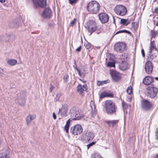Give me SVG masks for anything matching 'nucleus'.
<instances>
[{
    "label": "nucleus",
    "mask_w": 158,
    "mask_h": 158,
    "mask_svg": "<svg viewBox=\"0 0 158 158\" xmlns=\"http://www.w3.org/2000/svg\"><path fill=\"white\" fill-rule=\"evenodd\" d=\"M126 44L124 43H119L115 44L114 46L115 49H125Z\"/></svg>",
    "instance_id": "obj_18"
},
{
    "label": "nucleus",
    "mask_w": 158,
    "mask_h": 158,
    "mask_svg": "<svg viewBox=\"0 0 158 158\" xmlns=\"http://www.w3.org/2000/svg\"><path fill=\"white\" fill-rule=\"evenodd\" d=\"M110 73L114 81H118L120 80L121 78L119 74L116 71H111Z\"/></svg>",
    "instance_id": "obj_15"
},
{
    "label": "nucleus",
    "mask_w": 158,
    "mask_h": 158,
    "mask_svg": "<svg viewBox=\"0 0 158 158\" xmlns=\"http://www.w3.org/2000/svg\"><path fill=\"white\" fill-rule=\"evenodd\" d=\"M141 106L144 110H148L152 108V105L149 101L145 100L142 101Z\"/></svg>",
    "instance_id": "obj_10"
},
{
    "label": "nucleus",
    "mask_w": 158,
    "mask_h": 158,
    "mask_svg": "<svg viewBox=\"0 0 158 158\" xmlns=\"http://www.w3.org/2000/svg\"><path fill=\"white\" fill-rule=\"evenodd\" d=\"M25 101L24 95H23L22 98H18V99H16L15 100V102L16 103H18L21 106L24 105Z\"/></svg>",
    "instance_id": "obj_21"
},
{
    "label": "nucleus",
    "mask_w": 158,
    "mask_h": 158,
    "mask_svg": "<svg viewBox=\"0 0 158 158\" xmlns=\"http://www.w3.org/2000/svg\"><path fill=\"white\" fill-rule=\"evenodd\" d=\"M120 23L123 25L127 26L129 23V22L128 21L127 19H121L120 20Z\"/></svg>",
    "instance_id": "obj_27"
},
{
    "label": "nucleus",
    "mask_w": 158,
    "mask_h": 158,
    "mask_svg": "<svg viewBox=\"0 0 158 158\" xmlns=\"http://www.w3.org/2000/svg\"><path fill=\"white\" fill-rule=\"evenodd\" d=\"M120 58L121 59V62L119 65V69L123 71L128 69L130 67V65L127 60V55L124 53L120 56Z\"/></svg>",
    "instance_id": "obj_3"
},
{
    "label": "nucleus",
    "mask_w": 158,
    "mask_h": 158,
    "mask_svg": "<svg viewBox=\"0 0 158 158\" xmlns=\"http://www.w3.org/2000/svg\"><path fill=\"white\" fill-rule=\"evenodd\" d=\"M87 89V86L86 85H82L81 84H79L77 86V91L80 94H82Z\"/></svg>",
    "instance_id": "obj_14"
},
{
    "label": "nucleus",
    "mask_w": 158,
    "mask_h": 158,
    "mask_svg": "<svg viewBox=\"0 0 158 158\" xmlns=\"http://www.w3.org/2000/svg\"><path fill=\"white\" fill-rule=\"evenodd\" d=\"M95 143V142H92L88 145H87V149H88L91 146H92L93 145H94Z\"/></svg>",
    "instance_id": "obj_37"
},
{
    "label": "nucleus",
    "mask_w": 158,
    "mask_h": 158,
    "mask_svg": "<svg viewBox=\"0 0 158 158\" xmlns=\"http://www.w3.org/2000/svg\"><path fill=\"white\" fill-rule=\"evenodd\" d=\"M134 23H132V24H133Z\"/></svg>",
    "instance_id": "obj_60"
},
{
    "label": "nucleus",
    "mask_w": 158,
    "mask_h": 158,
    "mask_svg": "<svg viewBox=\"0 0 158 158\" xmlns=\"http://www.w3.org/2000/svg\"><path fill=\"white\" fill-rule=\"evenodd\" d=\"M99 19L102 23H105L108 22L109 16L105 13H102L98 15Z\"/></svg>",
    "instance_id": "obj_12"
},
{
    "label": "nucleus",
    "mask_w": 158,
    "mask_h": 158,
    "mask_svg": "<svg viewBox=\"0 0 158 158\" xmlns=\"http://www.w3.org/2000/svg\"><path fill=\"white\" fill-rule=\"evenodd\" d=\"M69 76L67 74H65L63 77V80L64 82H67L68 81V78Z\"/></svg>",
    "instance_id": "obj_34"
},
{
    "label": "nucleus",
    "mask_w": 158,
    "mask_h": 158,
    "mask_svg": "<svg viewBox=\"0 0 158 158\" xmlns=\"http://www.w3.org/2000/svg\"><path fill=\"white\" fill-rule=\"evenodd\" d=\"M158 91V89L153 87H148L146 90L147 96L152 98H154L156 97Z\"/></svg>",
    "instance_id": "obj_5"
},
{
    "label": "nucleus",
    "mask_w": 158,
    "mask_h": 158,
    "mask_svg": "<svg viewBox=\"0 0 158 158\" xmlns=\"http://www.w3.org/2000/svg\"><path fill=\"white\" fill-rule=\"evenodd\" d=\"M19 26V23H16L15 24V26L14 27H17Z\"/></svg>",
    "instance_id": "obj_46"
},
{
    "label": "nucleus",
    "mask_w": 158,
    "mask_h": 158,
    "mask_svg": "<svg viewBox=\"0 0 158 158\" xmlns=\"http://www.w3.org/2000/svg\"><path fill=\"white\" fill-rule=\"evenodd\" d=\"M0 158H10L5 153H4L3 155L0 157Z\"/></svg>",
    "instance_id": "obj_38"
},
{
    "label": "nucleus",
    "mask_w": 158,
    "mask_h": 158,
    "mask_svg": "<svg viewBox=\"0 0 158 158\" xmlns=\"http://www.w3.org/2000/svg\"><path fill=\"white\" fill-rule=\"evenodd\" d=\"M85 46L86 48L87 49H89L90 48H91V47L90 44L89 43H86L85 44ZM92 48H91L92 49Z\"/></svg>",
    "instance_id": "obj_33"
},
{
    "label": "nucleus",
    "mask_w": 158,
    "mask_h": 158,
    "mask_svg": "<svg viewBox=\"0 0 158 158\" xmlns=\"http://www.w3.org/2000/svg\"><path fill=\"white\" fill-rule=\"evenodd\" d=\"M145 69L146 72L148 74L152 73L153 70V64L150 61H148L145 64Z\"/></svg>",
    "instance_id": "obj_11"
},
{
    "label": "nucleus",
    "mask_w": 158,
    "mask_h": 158,
    "mask_svg": "<svg viewBox=\"0 0 158 158\" xmlns=\"http://www.w3.org/2000/svg\"><path fill=\"white\" fill-rule=\"evenodd\" d=\"M156 158H158V154H157V156H156Z\"/></svg>",
    "instance_id": "obj_58"
},
{
    "label": "nucleus",
    "mask_w": 158,
    "mask_h": 158,
    "mask_svg": "<svg viewBox=\"0 0 158 158\" xmlns=\"http://www.w3.org/2000/svg\"><path fill=\"white\" fill-rule=\"evenodd\" d=\"M82 131V127L79 124H77L71 127L70 129V133L74 135H80Z\"/></svg>",
    "instance_id": "obj_6"
},
{
    "label": "nucleus",
    "mask_w": 158,
    "mask_h": 158,
    "mask_svg": "<svg viewBox=\"0 0 158 158\" xmlns=\"http://www.w3.org/2000/svg\"><path fill=\"white\" fill-rule=\"evenodd\" d=\"M52 11L49 8H45L43 13V16L44 18L49 19L52 15Z\"/></svg>",
    "instance_id": "obj_13"
},
{
    "label": "nucleus",
    "mask_w": 158,
    "mask_h": 158,
    "mask_svg": "<svg viewBox=\"0 0 158 158\" xmlns=\"http://www.w3.org/2000/svg\"><path fill=\"white\" fill-rule=\"evenodd\" d=\"M79 79L80 81H81L83 83H85L86 82V81L84 80H82L80 78H79Z\"/></svg>",
    "instance_id": "obj_50"
},
{
    "label": "nucleus",
    "mask_w": 158,
    "mask_h": 158,
    "mask_svg": "<svg viewBox=\"0 0 158 158\" xmlns=\"http://www.w3.org/2000/svg\"><path fill=\"white\" fill-rule=\"evenodd\" d=\"M76 19H74L70 23V25L71 26H73V25H74L76 23Z\"/></svg>",
    "instance_id": "obj_36"
},
{
    "label": "nucleus",
    "mask_w": 158,
    "mask_h": 158,
    "mask_svg": "<svg viewBox=\"0 0 158 158\" xmlns=\"http://www.w3.org/2000/svg\"><path fill=\"white\" fill-rule=\"evenodd\" d=\"M141 53L143 56L144 57L145 56V53L144 50H141Z\"/></svg>",
    "instance_id": "obj_44"
},
{
    "label": "nucleus",
    "mask_w": 158,
    "mask_h": 158,
    "mask_svg": "<svg viewBox=\"0 0 158 158\" xmlns=\"http://www.w3.org/2000/svg\"><path fill=\"white\" fill-rule=\"evenodd\" d=\"M122 33V30H120V31H117L116 33V34H118V33Z\"/></svg>",
    "instance_id": "obj_51"
},
{
    "label": "nucleus",
    "mask_w": 158,
    "mask_h": 158,
    "mask_svg": "<svg viewBox=\"0 0 158 158\" xmlns=\"http://www.w3.org/2000/svg\"><path fill=\"white\" fill-rule=\"evenodd\" d=\"M5 2V0H0V2L2 3H4Z\"/></svg>",
    "instance_id": "obj_52"
},
{
    "label": "nucleus",
    "mask_w": 158,
    "mask_h": 158,
    "mask_svg": "<svg viewBox=\"0 0 158 158\" xmlns=\"http://www.w3.org/2000/svg\"><path fill=\"white\" fill-rule=\"evenodd\" d=\"M98 81L97 83V85L98 86H100L104 84H106L107 83V81Z\"/></svg>",
    "instance_id": "obj_31"
},
{
    "label": "nucleus",
    "mask_w": 158,
    "mask_h": 158,
    "mask_svg": "<svg viewBox=\"0 0 158 158\" xmlns=\"http://www.w3.org/2000/svg\"><path fill=\"white\" fill-rule=\"evenodd\" d=\"M7 63L13 66L15 65L17 63V61L15 59H11L8 60Z\"/></svg>",
    "instance_id": "obj_25"
},
{
    "label": "nucleus",
    "mask_w": 158,
    "mask_h": 158,
    "mask_svg": "<svg viewBox=\"0 0 158 158\" xmlns=\"http://www.w3.org/2000/svg\"><path fill=\"white\" fill-rule=\"evenodd\" d=\"M75 69L78 72V74L80 76H81V71L79 69H78L77 68V66H76V68H75Z\"/></svg>",
    "instance_id": "obj_39"
},
{
    "label": "nucleus",
    "mask_w": 158,
    "mask_h": 158,
    "mask_svg": "<svg viewBox=\"0 0 158 158\" xmlns=\"http://www.w3.org/2000/svg\"><path fill=\"white\" fill-rule=\"evenodd\" d=\"M77 1L78 0H69V3L71 5L75 4Z\"/></svg>",
    "instance_id": "obj_35"
},
{
    "label": "nucleus",
    "mask_w": 158,
    "mask_h": 158,
    "mask_svg": "<svg viewBox=\"0 0 158 158\" xmlns=\"http://www.w3.org/2000/svg\"><path fill=\"white\" fill-rule=\"evenodd\" d=\"M105 108L108 114H112L116 112L115 104L112 101H106L105 103Z\"/></svg>",
    "instance_id": "obj_2"
},
{
    "label": "nucleus",
    "mask_w": 158,
    "mask_h": 158,
    "mask_svg": "<svg viewBox=\"0 0 158 158\" xmlns=\"http://www.w3.org/2000/svg\"><path fill=\"white\" fill-rule=\"evenodd\" d=\"M100 6L99 3L95 1L89 2L87 6V10L89 13L94 14L98 13L99 11Z\"/></svg>",
    "instance_id": "obj_1"
},
{
    "label": "nucleus",
    "mask_w": 158,
    "mask_h": 158,
    "mask_svg": "<svg viewBox=\"0 0 158 158\" xmlns=\"http://www.w3.org/2000/svg\"><path fill=\"white\" fill-rule=\"evenodd\" d=\"M70 119H69L66 122V125L64 127V130L67 133H69V129L70 126Z\"/></svg>",
    "instance_id": "obj_24"
},
{
    "label": "nucleus",
    "mask_w": 158,
    "mask_h": 158,
    "mask_svg": "<svg viewBox=\"0 0 158 158\" xmlns=\"http://www.w3.org/2000/svg\"><path fill=\"white\" fill-rule=\"evenodd\" d=\"M81 50H76V51L77 52H79Z\"/></svg>",
    "instance_id": "obj_57"
},
{
    "label": "nucleus",
    "mask_w": 158,
    "mask_h": 158,
    "mask_svg": "<svg viewBox=\"0 0 158 158\" xmlns=\"http://www.w3.org/2000/svg\"><path fill=\"white\" fill-rule=\"evenodd\" d=\"M94 137V134L93 132L87 131L85 133V138L87 140H92Z\"/></svg>",
    "instance_id": "obj_17"
},
{
    "label": "nucleus",
    "mask_w": 158,
    "mask_h": 158,
    "mask_svg": "<svg viewBox=\"0 0 158 158\" xmlns=\"http://www.w3.org/2000/svg\"><path fill=\"white\" fill-rule=\"evenodd\" d=\"M156 138L157 140H158V128L156 129Z\"/></svg>",
    "instance_id": "obj_48"
},
{
    "label": "nucleus",
    "mask_w": 158,
    "mask_h": 158,
    "mask_svg": "<svg viewBox=\"0 0 158 158\" xmlns=\"http://www.w3.org/2000/svg\"><path fill=\"white\" fill-rule=\"evenodd\" d=\"M81 49V47L80 46L78 48H77L76 49Z\"/></svg>",
    "instance_id": "obj_55"
},
{
    "label": "nucleus",
    "mask_w": 158,
    "mask_h": 158,
    "mask_svg": "<svg viewBox=\"0 0 158 158\" xmlns=\"http://www.w3.org/2000/svg\"><path fill=\"white\" fill-rule=\"evenodd\" d=\"M155 11L158 15V8L156 7L155 9Z\"/></svg>",
    "instance_id": "obj_47"
},
{
    "label": "nucleus",
    "mask_w": 158,
    "mask_h": 158,
    "mask_svg": "<svg viewBox=\"0 0 158 158\" xmlns=\"http://www.w3.org/2000/svg\"><path fill=\"white\" fill-rule=\"evenodd\" d=\"M114 10L117 14L121 16L125 15L127 12L125 7L122 5H117L115 7Z\"/></svg>",
    "instance_id": "obj_7"
},
{
    "label": "nucleus",
    "mask_w": 158,
    "mask_h": 158,
    "mask_svg": "<svg viewBox=\"0 0 158 158\" xmlns=\"http://www.w3.org/2000/svg\"><path fill=\"white\" fill-rule=\"evenodd\" d=\"M118 120H114L112 121H108L106 122V123L109 125H110L111 124H112V126H113L115 125L116 123H118Z\"/></svg>",
    "instance_id": "obj_26"
},
{
    "label": "nucleus",
    "mask_w": 158,
    "mask_h": 158,
    "mask_svg": "<svg viewBox=\"0 0 158 158\" xmlns=\"http://www.w3.org/2000/svg\"><path fill=\"white\" fill-rule=\"evenodd\" d=\"M157 49L155 47L154 45V41H152L150 44V49Z\"/></svg>",
    "instance_id": "obj_30"
},
{
    "label": "nucleus",
    "mask_w": 158,
    "mask_h": 158,
    "mask_svg": "<svg viewBox=\"0 0 158 158\" xmlns=\"http://www.w3.org/2000/svg\"><path fill=\"white\" fill-rule=\"evenodd\" d=\"M127 91L129 94H131L132 92V87L131 86L128 87L127 89Z\"/></svg>",
    "instance_id": "obj_29"
},
{
    "label": "nucleus",
    "mask_w": 158,
    "mask_h": 158,
    "mask_svg": "<svg viewBox=\"0 0 158 158\" xmlns=\"http://www.w3.org/2000/svg\"><path fill=\"white\" fill-rule=\"evenodd\" d=\"M34 6L36 7H44L46 6V0H33Z\"/></svg>",
    "instance_id": "obj_9"
},
{
    "label": "nucleus",
    "mask_w": 158,
    "mask_h": 158,
    "mask_svg": "<svg viewBox=\"0 0 158 158\" xmlns=\"http://www.w3.org/2000/svg\"><path fill=\"white\" fill-rule=\"evenodd\" d=\"M54 88V87L52 85H50V92H52V90Z\"/></svg>",
    "instance_id": "obj_41"
},
{
    "label": "nucleus",
    "mask_w": 158,
    "mask_h": 158,
    "mask_svg": "<svg viewBox=\"0 0 158 158\" xmlns=\"http://www.w3.org/2000/svg\"><path fill=\"white\" fill-rule=\"evenodd\" d=\"M91 158H103L102 156L98 152H94L91 155Z\"/></svg>",
    "instance_id": "obj_22"
},
{
    "label": "nucleus",
    "mask_w": 158,
    "mask_h": 158,
    "mask_svg": "<svg viewBox=\"0 0 158 158\" xmlns=\"http://www.w3.org/2000/svg\"><path fill=\"white\" fill-rule=\"evenodd\" d=\"M122 33L124 32V33H130V32L129 31L126 30H122Z\"/></svg>",
    "instance_id": "obj_40"
},
{
    "label": "nucleus",
    "mask_w": 158,
    "mask_h": 158,
    "mask_svg": "<svg viewBox=\"0 0 158 158\" xmlns=\"http://www.w3.org/2000/svg\"><path fill=\"white\" fill-rule=\"evenodd\" d=\"M87 26L88 31L90 34L96 31L97 29L96 23L93 20L89 21L87 23Z\"/></svg>",
    "instance_id": "obj_8"
},
{
    "label": "nucleus",
    "mask_w": 158,
    "mask_h": 158,
    "mask_svg": "<svg viewBox=\"0 0 158 158\" xmlns=\"http://www.w3.org/2000/svg\"><path fill=\"white\" fill-rule=\"evenodd\" d=\"M126 105L125 104V103H123L122 105H123V108H124V106H125Z\"/></svg>",
    "instance_id": "obj_53"
},
{
    "label": "nucleus",
    "mask_w": 158,
    "mask_h": 158,
    "mask_svg": "<svg viewBox=\"0 0 158 158\" xmlns=\"http://www.w3.org/2000/svg\"><path fill=\"white\" fill-rule=\"evenodd\" d=\"M74 65H73V67L75 69L76 65V66H77V64H76V61L75 60H74Z\"/></svg>",
    "instance_id": "obj_49"
},
{
    "label": "nucleus",
    "mask_w": 158,
    "mask_h": 158,
    "mask_svg": "<svg viewBox=\"0 0 158 158\" xmlns=\"http://www.w3.org/2000/svg\"><path fill=\"white\" fill-rule=\"evenodd\" d=\"M158 34V31H152V35H151L152 37V38H153V37L155 38L156 36V35Z\"/></svg>",
    "instance_id": "obj_32"
},
{
    "label": "nucleus",
    "mask_w": 158,
    "mask_h": 158,
    "mask_svg": "<svg viewBox=\"0 0 158 158\" xmlns=\"http://www.w3.org/2000/svg\"><path fill=\"white\" fill-rule=\"evenodd\" d=\"M156 25V26H158V22L157 23Z\"/></svg>",
    "instance_id": "obj_56"
},
{
    "label": "nucleus",
    "mask_w": 158,
    "mask_h": 158,
    "mask_svg": "<svg viewBox=\"0 0 158 158\" xmlns=\"http://www.w3.org/2000/svg\"><path fill=\"white\" fill-rule=\"evenodd\" d=\"M67 108L65 106H63L61 109H59L58 114H60L62 117H65L66 116Z\"/></svg>",
    "instance_id": "obj_20"
},
{
    "label": "nucleus",
    "mask_w": 158,
    "mask_h": 158,
    "mask_svg": "<svg viewBox=\"0 0 158 158\" xmlns=\"http://www.w3.org/2000/svg\"><path fill=\"white\" fill-rule=\"evenodd\" d=\"M60 94H57L56 95V98L58 99H59L60 97Z\"/></svg>",
    "instance_id": "obj_45"
},
{
    "label": "nucleus",
    "mask_w": 158,
    "mask_h": 158,
    "mask_svg": "<svg viewBox=\"0 0 158 158\" xmlns=\"http://www.w3.org/2000/svg\"><path fill=\"white\" fill-rule=\"evenodd\" d=\"M153 81V78L150 77H145L143 79V82L145 85H148Z\"/></svg>",
    "instance_id": "obj_19"
},
{
    "label": "nucleus",
    "mask_w": 158,
    "mask_h": 158,
    "mask_svg": "<svg viewBox=\"0 0 158 158\" xmlns=\"http://www.w3.org/2000/svg\"><path fill=\"white\" fill-rule=\"evenodd\" d=\"M36 117V115L35 114H30L28 115L26 118V121L27 125H30L31 121L35 119Z\"/></svg>",
    "instance_id": "obj_16"
},
{
    "label": "nucleus",
    "mask_w": 158,
    "mask_h": 158,
    "mask_svg": "<svg viewBox=\"0 0 158 158\" xmlns=\"http://www.w3.org/2000/svg\"><path fill=\"white\" fill-rule=\"evenodd\" d=\"M70 114L71 118L73 120H79L84 116L81 110L78 108L71 111Z\"/></svg>",
    "instance_id": "obj_4"
},
{
    "label": "nucleus",
    "mask_w": 158,
    "mask_h": 158,
    "mask_svg": "<svg viewBox=\"0 0 158 158\" xmlns=\"http://www.w3.org/2000/svg\"><path fill=\"white\" fill-rule=\"evenodd\" d=\"M107 66L108 67H114L115 63L113 61H109L108 63L107 64Z\"/></svg>",
    "instance_id": "obj_28"
},
{
    "label": "nucleus",
    "mask_w": 158,
    "mask_h": 158,
    "mask_svg": "<svg viewBox=\"0 0 158 158\" xmlns=\"http://www.w3.org/2000/svg\"><path fill=\"white\" fill-rule=\"evenodd\" d=\"M3 71L2 69L0 68V75H2L3 73Z\"/></svg>",
    "instance_id": "obj_43"
},
{
    "label": "nucleus",
    "mask_w": 158,
    "mask_h": 158,
    "mask_svg": "<svg viewBox=\"0 0 158 158\" xmlns=\"http://www.w3.org/2000/svg\"><path fill=\"white\" fill-rule=\"evenodd\" d=\"M52 116L53 118L54 119H56V114L54 113H53L52 114Z\"/></svg>",
    "instance_id": "obj_42"
},
{
    "label": "nucleus",
    "mask_w": 158,
    "mask_h": 158,
    "mask_svg": "<svg viewBox=\"0 0 158 158\" xmlns=\"http://www.w3.org/2000/svg\"><path fill=\"white\" fill-rule=\"evenodd\" d=\"M96 48H100V47H97Z\"/></svg>",
    "instance_id": "obj_59"
},
{
    "label": "nucleus",
    "mask_w": 158,
    "mask_h": 158,
    "mask_svg": "<svg viewBox=\"0 0 158 158\" xmlns=\"http://www.w3.org/2000/svg\"><path fill=\"white\" fill-rule=\"evenodd\" d=\"M155 79L156 80L158 81V77H155Z\"/></svg>",
    "instance_id": "obj_54"
},
{
    "label": "nucleus",
    "mask_w": 158,
    "mask_h": 158,
    "mask_svg": "<svg viewBox=\"0 0 158 158\" xmlns=\"http://www.w3.org/2000/svg\"><path fill=\"white\" fill-rule=\"evenodd\" d=\"M111 94H109L108 92H104L101 93L100 95V98H103L106 97L110 96Z\"/></svg>",
    "instance_id": "obj_23"
}]
</instances>
